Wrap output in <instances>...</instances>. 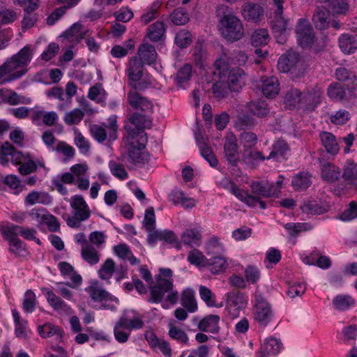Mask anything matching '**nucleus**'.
Wrapping results in <instances>:
<instances>
[{"label": "nucleus", "instance_id": "1", "mask_svg": "<svg viewBox=\"0 0 357 357\" xmlns=\"http://www.w3.org/2000/svg\"><path fill=\"white\" fill-rule=\"evenodd\" d=\"M32 55L31 47L26 45L6 60L0 66V80L6 75H8V77L5 82L21 78L27 72L26 67L31 61Z\"/></svg>", "mask_w": 357, "mask_h": 357}, {"label": "nucleus", "instance_id": "2", "mask_svg": "<svg viewBox=\"0 0 357 357\" xmlns=\"http://www.w3.org/2000/svg\"><path fill=\"white\" fill-rule=\"evenodd\" d=\"M217 11L221 16L220 23L222 36L230 42L240 40L244 33L241 20L227 6H220Z\"/></svg>", "mask_w": 357, "mask_h": 357}, {"label": "nucleus", "instance_id": "3", "mask_svg": "<svg viewBox=\"0 0 357 357\" xmlns=\"http://www.w3.org/2000/svg\"><path fill=\"white\" fill-rule=\"evenodd\" d=\"M117 116H110L107 119V123L102 125L93 124L90 126V132L92 137L99 143H102L106 139L114 141L117 139Z\"/></svg>", "mask_w": 357, "mask_h": 357}, {"label": "nucleus", "instance_id": "4", "mask_svg": "<svg viewBox=\"0 0 357 357\" xmlns=\"http://www.w3.org/2000/svg\"><path fill=\"white\" fill-rule=\"evenodd\" d=\"M254 319L259 327L264 328L272 320L273 314L271 306L260 294H255L253 310Z\"/></svg>", "mask_w": 357, "mask_h": 357}, {"label": "nucleus", "instance_id": "5", "mask_svg": "<svg viewBox=\"0 0 357 357\" xmlns=\"http://www.w3.org/2000/svg\"><path fill=\"white\" fill-rule=\"evenodd\" d=\"M278 67L282 73L291 72L301 74L304 71L303 63L299 53L295 51H287L278 59Z\"/></svg>", "mask_w": 357, "mask_h": 357}, {"label": "nucleus", "instance_id": "6", "mask_svg": "<svg viewBox=\"0 0 357 357\" xmlns=\"http://www.w3.org/2000/svg\"><path fill=\"white\" fill-rule=\"evenodd\" d=\"M151 123V120L147 115L142 113H132L125 122L124 129L129 139H135L139 134L144 132V128Z\"/></svg>", "mask_w": 357, "mask_h": 357}, {"label": "nucleus", "instance_id": "7", "mask_svg": "<svg viewBox=\"0 0 357 357\" xmlns=\"http://www.w3.org/2000/svg\"><path fill=\"white\" fill-rule=\"evenodd\" d=\"M9 156L13 165H20V166L24 161L31 158L29 153H23L21 151H17L9 142L0 144V164L3 166L7 165L9 162Z\"/></svg>", "mask_w": 357, "mask_h": 357}, {"label": "nucleus", "instance_id": "8", "mask_svg": "<svg viewBox=\"0 0 357 357\" xmlns=\"http://www.w3.org/2000/svg\"><path fill=\"white\" fill-rule=\"evenodd\" d=\"M144 63L137 56H132L129 61L126 72L135 89L142 90L146 87V82H140L144 74Z\"/></svg>", "mask_w": 357, "mask_h": 357}, {"label": "nucleus", "instance_id": "9", "mask_svg": "<svg viewBox=\"0 0 357 357\" xmlns=\"http://www.w3.org/2000/svg\"><path fill=\"white\" fill-rule=\"evenodd\" d=\"M140 140L137 141V146L134 143L132 144L128 150V161L135 166L142 167L148 163L149 160V155L142 150L145 148V143L147 142V137L146 135L140 136Z\"/></svg>", "mask_w": 357, "mask_h": 357}, {"label": "nucleus", "instance_id": "10", "mask_svg": "<svg viewBox=\"0 0 357 357\" xmlns=\"http://www.w3.org/2000/svg\"><path fill=\"white\" fill-rule=\"evenodd\" d=\"M156 284L151 287L150 297L148 301L151 303H160L165 294L173 289V280H167L162 278L160 275H157Z\"/></svg>", "mask_w": 357, "mask_h": 357}, {"label": "nucleus", "instance_id": "11", "mask_svg": "<svg viewBox=\"0 0 357 357\" xmlns=\"http://www.w3.org/2000/svg\"><path fill=\"white\" fill-rule=\"evenodd\" d=\"M296 33L298 42L301 47H308L313 44L314 40V31L306 20L301 18L298 20L296 27Z\"/></svg>", "mask_w": 357, "mask_h": 357}, {"label": "nucleus", "instance_id": "12", "mask_svg": "<svg viewBox=\"0 0 357 357\" xmlns=\"http://www.w3.org/2000/svg\"><path fill=\"white\" fill-rule=\"evenodd\" d=\"M322 89L317 85L302 93V107L307 111H314L321 102Z\"/></svg>", "mask_w": 357, "mask_h": 357}, {"label": "nucleus", "instance_id": "13", "mask_svg": "<svg viewBox=\"0 0 357 357\" xmlns=\"http://www.w3.org/2000/svg\"><path fill=\"white\" fill-rule=\"evenodd\" d=\"M128 102L132 108L141 110L144 115L150 117V115L153 113L152 102L135 91H130L128 93Z\"/></svg>", "mask_w": 357, "mask_h": 357}, {"label": "nucleus", "instance_id": "14", "mask_svg": "<svg viewBox=\"0 0 357 357\" xmlns=\"http://www.w3.org/2000/svg\"><path fill=\"white\" fill-rule=\"evenodd\" d=\"M326 93L331 100L342 102H348L351 97H355L354 92L351 96L349 93L348 96L344 85L337 82H333L328 85Z\"/></svg>", "mask_w": 357, "mask_h": 357}, {"label": "nucleus", "instance_id": "15", "mask_svg": "<svg viewBox=\"0 0 357 357\" xmlns=\"http://www.w3.org/2000/svg\"><path fill=\"white\" fill-rule=\"evenodd\" d=\"M242 15L247 21L258 23L264 19V10L259 3L248 2L242 7Z\"/></svg>", "mask_w": 357, "mask_h": 357}, {"label": "nucleus", "instance_id": "16", "mask_svg": "<svg viewBox=\"0 0 357 357\" xmlns=\"http://www.w3.org/2000/svg\"><path fill=\"white\" fill-rule=\"evenodd\" d=\"M251 191L257 197H271L278 194V189L274 183L254 181L250 185Z\"/></svg>", "mask_w": 357, "mask_h": 357}, {"label": "nucleus", "instance_id": "17", "mask_svg": "<svg viewBox=\"0 0 357 357\" xmlns=\"http://www.w3.org/2000/svg\"><path fill=\"white\" fill-rule=\"evenodd\" d=\"M41 291L45 295L48 303L52 307L59 312L70 314L71 308L60 297L57 296L52 291L47 287H42Z\"/></svg>", "mask_w": 357, "mask_h": 357}, {"label": "nucleus", "instance_id": "18", "mask_svg": "<svg viewBox=\"0 0 357 357\" xmlns=\"http://www.w3.org/2000/svg\"><path fill=\"white\" fill-rule=\"evenodd\" d=\"M335 76L338 81L346 83L349 91L348 93L351 95L357 86V77L356 74L344 67H339L335 70Z\"/></svg>", "mask_w": 357, "mask_h": 357}, {"label": "nucleus", "instance_id": "19", "mask_svg": "<svg viewBox=\"0 0 357 357\" xmlns=\"http://www.w3.org/2000/svg\"><path fill=\"white\" fill-rule=\"evenodd\" d=\"M158 241H163L164 243L173 244L178 242V238L173 231L165 230H155L153 233L148 234L147 242L150 245L155 244Z\"/></svg>", "mask_w": 357, "mask_h": 357}, {"label": "nucleus", "instance_id": "20", "mask_svg": "<svg viewBox=\"0 0 357 357\" xmlns=\"http://www.w3.org/2000/svg\"><path fill=\"white\" fill-rule=\"evenodd\" d=\"M70 206L74 210L75 216H76L79 221H84L89 218V208L82 196L75 195L72 197Z\"/></svg>", "mask_w": 357, "mask_h": 357}, {"label": "nucleus", "instance_id": "21", "mask_svg": "<svg viewBox=\"0 0 357 357\" xmlns=\"http://www.w3.org/2000/svg\"><path fill=\"white\" fill-rule=\"evenodd\" d=\"M225 158L231 166L236 167L240 161L238 146L234 139H227L224 145Z\"/></svg>", "mask_w": 357, "mask_h": 357}, {"label": "nucleus", "instance_id": "22", "mask_svg": "<svg viewBox=\"0 0 357 357\" xmlns=\"http://www.w3.org/2000/svg\"><path fill=\"white\" fill-rule=\"evenodd\" d=\"M287 27V20L283 15H274L271 21V29L279 43H283L285 40Z\"/></svg>", "mask_w": 357, "mask_h": 357}, {"label": "nucleus", "instance_id": "23", "mask_svg": "<svg viewBox=\"0 0 357 357\" xmlns=\"http://www.w3.org/2000/svg\"><path fill=\"white\" fill-rule=\"evenodd\" d=\"M321 178L328 183H334L341 177V169L333 164L324 162L321 166Z\"/></svg>", "mask_w": 357, "mask_h": 357}, {"label": "nucleus", "instance_id": "24", "mask_svg": "<svg viewBox=\"0 0 357 357\" xmlns=\"http://www.w3.org/2000/svg\"><path fill=\"white\" fill-rule=\"evenodd\" d=\"M86 291L89 294L91 298L95 301H103L105 300L115 301L116 303L119 301L117 298L112 296L109 292L100 286L98 282L92 283L86 289Z\"/></svg>", "mask_w": 357, "mask_h": 357}, {"label": "nucleus", "instance_id": "25", "mask_svg": "<svg viewBox=\"0 0 357 357\" xmlns=\"http://www.w3.org/2000/svg\"><path fill=\"white\" fill-rule=\"evenodd\" d=\"M329 10L325 7L317 6L312 15V22L315 27L319 30L326 29L330 24Z\"/></svg>", "mask_w": 357, "mask_h": 357}, {"label": "nucleus", "instance_id": "26", "mask_svg": "<svg viewBox=\"0 0 357 357\" xmlns=\"http://www.w3.org/2000/svg\"><path fill=\"white\" fill-rule=\"evenodd\" d=\"M220 317L215 314H210L204 317L199 323L198 328L200 331L211 333H218Z\"/></svg>", "mask_w": 357, "mask_h": 357}, {"label": "nucleus", "instance_id": "27", "mask_svg": "<svg viewBox=\"0 0 357 357\" xmlns=\"http://www.w3.org/2000/svg\"><path fill=\"white\" fill-rule=\"evenodd\" d=\"M227 303L230 307H234L237 310H242L248 304V296L238 290H234L227 294Z\"/></svg>", "mask_w": 357, "mask_h": 357}, {"label": "nucleus", "instance_id": "28", "mask_svg": "<svg viewBox=\"0 0 357 357\" xmlns=\"http://www.w3.org/2000/svg\"><path fill=\"white\" fill-rule=\"evenodd\" d=\"M319 138L323 146L328 153L335 155L339 152V145L333 134L323 131L319 133Z\"/></svg>", "mask_w": 357, "mask_h": 357}, {"label": "nucleus", "instance_id": "29", "mask_svg": "<svg viewBox=\"0 0 357 357\" xmlns=\"http://www.w3.org/2000/svg\"><path fill=\"white\" fill-rule=\"evenodd\" d=\"M139 59L146 64L151 65L153 63L157 57V53L155 47L148 43L142 44L138 49Z\"/></svg>", "mask_w": 357, "mask_h": 357}, {"label": "nucleus", "instance_id": "30", "mask_svg": "<svg viewBox=\"0 0 357 357\" xmlns=\"http://www.w3.org/2000/svg\"><path fill=\"white\" fill-rule=\"evenodd\" d=\"M289 151L288 144L283 139H278L275 140L271 147V151L266 160L275 158L278 161L280 158H284L286 153Z\"/></svg>", "mask_w": 357, "mask_h": 357}, {"label": "nucleus", "instance_id": "31", "mask_svg": "<svg viewBox=\"0 0 357 357\" xmlns=\"http://www.w3.org/2000/svg\"><path fill=\"white\" fill-rule=\"evenodd\" d=\"M243 71L242 69H232L228 75L227 82H226L231 91H238L243 85H244Z\"/></svg>", "mask_w": 357, "mask_h": 357}, {"label": "nucleus", "instance_id": "32", "mask_svg": "<svg viewBox=\"0 0 357 357\" xmlns=\"http://www.w3.org/2000/svg\"><path fill=\"white\" fill-rule=\"evenodd\" d=\"M338 43L340 50L345 54H353L357 50L356 38L349 33L342 34Z\"/></svg>", "mask_w": 357, "mask_h": 357}, {"label": "nucleus", "instance_id": "33", "mask_svg": "<svg viewBox=\"0 0 357 357\" xmlns=\"http://www.w3.org/2000/svg\"><path fill=\"white\" fill-rule=\"evenodd\" d=\"M261 91L263 94L268 98H273L279 93L280 87L278 79L274 77H270L264 80Z\"/></svg>", "mask_w": 357, "mask_h": 357}, {"label": "nucleus", "instance_id": "34", "mask_svg": "<svg viewBox=\"0 0 357 357\" xmlns=\"http://www.w3.org/2000/svg\"><path fill=\"white\" fill-rule=\"evenodd\" d=\"M284 102L286 107L292 110L298 105H302V93L296 88L289 89L284 97Z\"/></svg>", "mask_w": 357, "mask_h": 357}, {"label": "nucleus", "instance_id": "35", "mask_svg": "<svg viewBox=\"0 0 357 357\" xmlns=\"http://www.w3.org/2000/svg\"><path fill=\"white\" fill-rule=\"evenodd\" d=\"M229 191L234 195L240 201L244 202L248 206H253L257 199L254 195L244 191L238 188V186L233 182L229 183Z\"/></svg>", "mask_w": 357, "mask_h": 357}, {"label": "nucleus", "instance_id": "36", "mask_svg": "<svg viewBox=\"0 0 357 357\" xmlns=\"http://www.w3.org/2000/svg\"><path fill=\"white\" fill-rule=\"evenodd\" d=\"M22 229V226L16 225L8 222H2L0 225V231L5 239L8 241H12L13 239H17V236L20 235Z\"/></svg>", "mask_w": 357, "mask_h": 357}, {"label": "nucleus", "instance_id": "37", "mask_svg": "<svg viewBox=\"0 0 357 357\" xmlns=\"http://www.w3.org/2000/svg\"><path fill=\"white\" fill-rule=\"evenodd\" d=\"M310 177V175L307 172H299L293 176L291 185L295 190L301 191L306 190L312 184Z\"/></svg>", "mask_w": 357, "mask_h": 357}, {"label": "nucleus", "instance_id": "38", "mask_svg": "<svg viewBox=\"0 0 357 357\" xmlns=\"http://www.w3.org/2000/svg\"><path fill=\"white\" fill-rule=\"evenodd\" d=\"M81 255L83 259L90 265H95L99 262L100 253L90 244L82 245Z\"/></svg>", "mask_w": 357, "mask_h": 357}, {"label": "nucleus", "instance_id": "39", "mask_svg": "<svg viewBox=\"0 0 357 357\" xmlns=\"http://www.w3.org/2000/svg\"><path fill=\"white\" fill-rule=\"evenodd\" d=\"M201 239L202 234L196 229H187L181 235V241L190 247L199 246Z\"/></svg>", "mask_w": 357, "mask_h": 357}, {"label": "nucleus", "instance_id": "40", "mask_svg": "<svg viewBox=\"0 0 357 357\" xmlns=\"http://www.w3.org/2000/svg\"><path fill=\"white\" fill-rule=\"evenodd\" d=\"M342 178L348 183H353L357 180V164L353 160H347L341 174Z\"/></svg>", "mask_w": 357, "mask_h": 357}, {"label": "nucleus", "instance_id": "41", "mask_svg": "<svg viewBox=\"0 0 357 357\" xmlns=\"http://www.w3.org/2000/svg\"><path fill=\"white\" fill-rule=\"evenodd\" d=\"M301 208L304 213L308 214L321 215L328 211L330 205L320 204L316 201H309L305 202Z\"/></svg>", "mask_w": 357, "mask_h": 357}, {"label": "nucleus", "instance_id": "42", "mask_svg": "<svg viewBox=\"0 0 357 357\" xmlns=\"http://www.w3.org/2000/svg\"><path fill=\"white\" fill-rule=\"evenodd\" d=\"M0 98L3 102L10 105H16L18 104H25L28 102L25 101V98L19 96L15 91L7 89H0Z\"/></svg>", "mask_w": 357, "mask_h": 357}, {"label": "nucleus", "instance_id": "43", "mask_svg": "<svg viewBox=\"0 0 357 357\" xmlns=\"http://www.w3.org/2000/svg\"><path fill=\"white\" fill-rule=\"evenodd\" d=\"M181 303L190 312H194L197 310L195 292L190 289H186L183 291Z\"/></svg>", "mask_w": 357, "mask_h": 357}, {"label": "nucleus", "instance_id": "44", "mask_svg": "<svg viewBox=\"0 0 357 357\" xmlns=\"http://www.w3.org/2000/svg\"><path fill=\"white\" fill-rule=\"evenodd\" d=\"M249 111L258 117H264L269 113L268 104L264 100H257L248 104Z\"/></svg>", "mask_w": 357, "mask_h": 357}, {"label": "nucleus", "instance_id": "45", "mask_svg": "<svg viewBox=\"0 0 357 357\" xmlns=\"http://www.w3.org/2000/svg\"><path fill=\"white\" fill-rule=\"evenodd\" d=\"M333 305L339 311H345L355 305V300L349 295H337L333 300Z\"/></svg>", "mask_w": 357, "mask_h": 357}, {"label": "nucleus", "instance_id": "46", "mask_svg": "<svg viewBox=\"0 0 357 357\" xmlns=\"http://www.w3.org/2000/svg\"><path fill=\"white\" fill-rule=\"evenodd\" d=\"M282 344L280 340L274 337L268 338L261 347V352L267 355H276L280 352Z\"/></svg>", "mask_w": 357, "mask_h": 357}, {"label": "nucleus", "instance_id": "47", "mask_svg": "<svg viewBox=\"0 0 357 357\" xmlns=\"http://www.w3.org/2000/svg\"><path fill=\"white\" fill-rule=\"evenodd\" d=\"M116 264L111 258L105 260L98 271V275L102 280H106L108 284L110 283L109 279L112 277L115 271Z\"/></svg>", "mask_w": 357, "mask_h": 357}, {"label": "nucleus", "instance_id": "48", "mask_svg": "<svg viewBox=\"0 0 357 357\" xmlns=\"http://www.w3.org/2000/svg\"><path fill=\"white\" fill-rule=\"evenodd\" d=\"M326 7L333 15H344L348 11L349 5L347 0H330Z\"/></svg>", "mask_w": 357, "mask_h": 357}, {"label": "nucleus", "instance_id": "49", "mask_svg": "<svg viewBox=\"0 0 357 357\" xmlns=\"http://www.w3.org/2000/svg\"><path fill=\"white\" fill-rule=\"evenodd\" d=\"M198 146L202 156L213 167H216L218 165V160L213 153V150L206 144V142H200L198 139Z\"/></svg>", "mask_w": 357, "mask_h": 357}, {"label": "nucleus", "instance_id": "50", "mask_svg": "<svg viewBox=\"0 0 357 357\" xmlns=\"http://www.w3.org/2000/svg\"><path fill=\"white\" fill-rule=\"evenodd\" d=\"M208 264L207 267L213 274H218L224 271L228 266L227 260L219 256H213L211 259H208Z\"/></svg>", "mask_w": 357, "mask_h": 357}, {"label": "nucleus", "instance_id": "51", "mask_svg": "<svg viewBox=\"0 0 357 357\" xmlns=\"http://www.w3.org/2000/svg\"><path fill=\"white\" fill-rule=\"evenodd\" d=\"M162 5L161 0L154 1L141 16V20L148 24L159 15V9Z\"/></svg>", "mask_w": 357, "mask_h": 357}, {"label": "nucleus", "instance_id": "52", "mask_svg": "<svg viewBox=\"0 0 357 357\" xmlns=\"http://www.w3.org/2000/svg\"><path fill=\"white\" fill-rule=\"evenodd\" d=\"M82 28V25L80 23H74L61 35V36L71 41H77L79 43L84 38V34L81 32Z\"/></svg>", "mask_w": 357, "mask_h": 357}, {"label": "nucleus", "instance_id": "53", "mask_svg": "<svg viewBox=\"0 0 357 357\" xmlns=\"http://www.w3.org/2000/svg\"><path fill=\"white\" fill-rule=\"evenodd\" d=\"M148 37L154 42L159 41L164 35L165 28L163 22L157 21L149 26L148 29Z\"/></svg>", "mask_w": 357, "mask_h": 357}, {"label": "nucleus", "instance_id": "54", "mask_svg": "<svg viewBox=\"0 0 357 357\" xmlns=\"http://www.w3.org/2000/svg\"><path fill=\"white\" fill-rule=\"evenodd\" d=\"M257 124L256 120L248 114H242L237 116L236 128L240 130L251 129Z\"/></svg>", "mask_w": 357, "mask_h": 357}, {"label": "nucleus", "instance_id": "55", "mask_svg": "<svg viewBox=\"0 0 357 357\" xmlns=\"http://www.w3.org/2000/svg\"><path fill=\"white\" fill-rule=\"evenodd\" d=\"M250 41L255 47L266 45L268 42V31L264 29H257L252 33Z\"/></svg>", "mask_w": 357, "mask_h": 357}, {"label": "nucleus", "instance_id": "56", "mask_svg": "<svg viewBox=\"0 0 357 357\" xmlns=\"http://www.w3.org/2000/svg\"><path fill=\"white\" fill-rule=\"evenodd\" d=\"M243 160L248 164L255 165L259 160L264 161L266 159L262 152L253 151L251 148L244 149L242 153Z\"/></svg>", "mask_w": 357, "mask_h": 357}, {"label": "nucleus", "instance_id": "57", "mask_svg": "<svg viewBox=\"0 0 357 357\" xmlns=\"http://www.w3.org/2000/svg\"><path fill=\"white\" fill-rule=\"evenodd\" d=\"M108 166L112 174L116 178L119 180L128 178V174L123 164L112 160L109 161Z\"/></svg>", "mask_w": 357, "mask_h": 357}, {"label": "nucleus", "instance_id": "58", "mask_svg": "<svg viewBox=\"0 0 357 357\" xmlns=\"http://www.w3.org/2000/svg\"><path fill=\"white\" fill-rule=\"evenodd\" d=\"M171 22L177 26L183 25L189 21V16L183 8H177L170 15Z\"/></svg>", "mask_w": 357, "mask_h": 357}, {"label": "nucleus", "instance_id": "59", "mask_svg": "<svg viewBox=\"0 0 357 357\" xmlns=\"http://www.w3.org/2000/svg\"><path fill=\"white\" fill-rule=\"evenodd\" d=\"M168 334L171 338L181 344H187L188 341V337L185 332L172 323L169 324Z\"/></svg>", "mask_w": 357, "mask_h": 357}, {"label": "nucleus", "instance_id": "60", "mask_svg": "<svg viewBox=\"0 0 357 357\" xmlns=\"http://www.w3.org/2000/svg\"><path fill=\"white\" fill-rule=\"evenodd\" d=\"M143 225L148 232V234L153 233L155 229V216L154 209L152 206L146 210Z\"/></svg>", "mask_w": 357, "mask_h": 357}, {"label": "nucleus", "instance_id": "61", "mask_svg": "<svg viewBox=\"0 0 357 357\" xmlns=\"http://www.w3.org/2000/svg\"><path fill=\"white\" fill-rule=\"evenodd\" d=\"M188 261L197 266H206L208 259L199 250L193 249L189 252Z\"/></svg>", "mask_w": 357, "mask_h": 357}, {"label": "nucleus", "instance_id": "62", "mask_svg": "<svg viewBox=\"0 0 357 357\" xmlns=\"http://www.w3.org/2000/svg\"><path fill=\"white\" fill-rule=\"evenodd\" d=\"M213 96L218 100L225 98L231 91L228 84L223 82H216L211 88Z\"/></svg>", "mask_w": 357, "mask_h": 357}, {"label": "nucleus", "instance_id": "63", "mask_svg": "<svg viewBox=\"0 0 357 357\" xmlns=\"http://www.w3.org/2000/svg\"><path fill=\"white\" fill-rule=\"evenodd\" d=\"M192 66L188 63L184 64L176 75L177 84L181 86L183 83L189 81L192 77Z\"/></svg>", "mask_w": 357, "mask_h": 357}, {"label": "nucleus", "instance_id": "64", "mask_svg": "<svg viewBox=\"0 0 357 357\" xmlns=\"http://www.w3.org/2000/svg\"><path fill=\"white\" fill-rule=\"evenodd\" d=\"M241 144L244 149L252 148L257 142V136L252 132L243 131L239 136Z\"/></svg>", "mask_w": 357, "mask_h": 357}]
</instances>
